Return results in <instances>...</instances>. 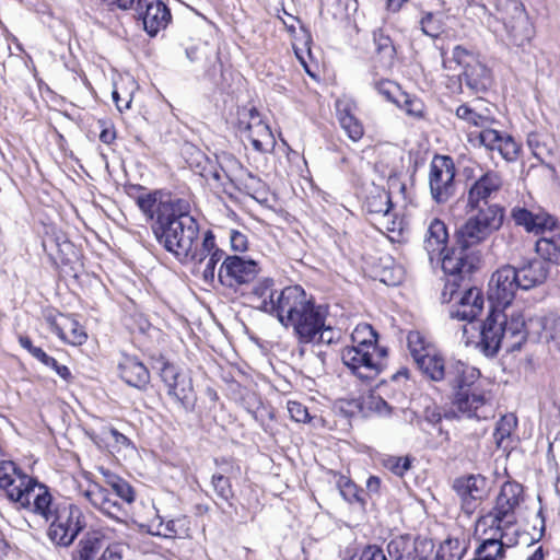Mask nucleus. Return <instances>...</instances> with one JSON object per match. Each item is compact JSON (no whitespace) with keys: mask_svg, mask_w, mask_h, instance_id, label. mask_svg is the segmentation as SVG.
I'll list each match as a JSON object with an SVG mask.
<instances>
[{"mask_svg":"<svg viewBox=\"0 0 560 560\" xmlns=\"http://www.w3.org/2000/svg\"><path fill=\"white\" fill-rule=\"evenodd\" d=\"M189 212V202L178 199L174 209L162 206L160 218L153 224L158 242L180 262L201 259L200 254L194 252L197 248L199 225Z\"/></svg>","mask_w":560,"mask_h":560,"instance_id":"f257e3e1","label":"nucleus"},{"mask_svg":"<svg viewBox=\"0 0 560 560\" xmlns=\"http://www.w3.org/2000/svg\"><path fill=\"white\" fill-rule=\"evenodd\" d=\"M523 487L517 482L506 481L502 485L493 506L482 514L476 523V533L492 532L504 537L508 545L525 544L527 546L541 539L545 533L544 520L536 538H528L517 526L516 511L523 501Z\"/></svg>","mask_w":560,"mask_h":560,"instance_id":"f03ea898","label":"nucleus"},{"mask_svg":"<svg viewBox=\"0 0 560 560\" xmlns=\"http://www.w3.org/2000/svg\"><path fill=\"white\" fill-rule=\"evenodd\" d=\"M527 339L525 318L521 312L492 311L483 322L476 347L487 357H493L501 348L506 352L520 350Z\"/></svg>","mask_w":560,"mask_h":560,"instance_id":"7ed1b4c3","label":"nucleus"},{"mask_svg":"<svg viewBox=\"0 0 560 560\" xmlns=\"http://www.w3.org/2000/svg\"><path fill=\"white\" fill-rule=\"evenodd\" d=\"M278 322L285 328H291L299 345L314 341L316 331L323 327V318L327 310L315 303L301 285H295L293 293L285 296Z\"/></svg>","mask_w":560,"mask_h":560,"instance_id":"20e7f679","label":"nucleus"},{"mask_svg":"<svg viewBox=\"0 0 560 560\" xmlns=\"http://www.w3.org/2000/svg\"><path fill=\"white\" fill-rule=\"evenodd\" d=\"M480 372L467 364L452 370L453 405L467 418L488 419L493 413L490 392L481 385Z\"/></svg>","mask_w":560,"mask_h":560,"instance_id":"39448f33","label":"nucleus"},{"mask_svg":"<svg viewBox=\"0 0 560 560\" xmlns=\"http://www.w3.org/2000/svg\"><path fill=\"white\" fill-rule=\"evenodd\" d=\"M0 489L11 502L32 513L44 514L49 502L48 487L23 472L11 460L0 462Z\"/></svg>","mask_w":560,"mask_h":560,"instance_id":"423d86ee","label":"nucleus"},{"mask_svg":"<svg viewBox=\"0 0 560 560\" xmlns=\"http://www.w3.org/2000/svg\"><path fill=\"white\" fill-rule=\"evenodd\" d=\"M480 250L470 249L456 244L443 256L442 269L445 273V284L442 301L451 302L462 287L468 284L470 275L480 262Z\"/></svg>","mask_w":560,"mask_h":560,"instance_id":"0eeeda50","label":"nucleus"},{"mask_svg":"<svg viewBox=\"0 0 560 560\" xmlns=\"http://www.w3.org/2000/svg\"><path fill=\"white\" fill-rule=\"evenodd\" d=\"M49 502L45 513H34L46 523L50 522L48 536L58 546H70L79 533L85 527V518L82 511L74 504H55L52 495L48 491Z\"/></svg>","mask_w":560,"mask_h":560,"instance_id":"6e6552de","label":"nucleus"},{"mask_svg":"<svg viewBox=\"0 0 560 560\" xmlns=\"http://www.w3.org/2000/svg\"><path fill=\"white\" fill-rule=\"evenodd\" d=\"M455 232L456 244L470 249L486 242L503 224L504 209L501 206H489L475 210Z\"/></svg>","mask_w":560,"mask_h":560,"instance_id":"1a4fd4ad","label":"nucleus"},{"mask_svg":"<svg viewBox=\"0 0 560 560\" xmlns=\"http://www.w3.org/2000/svg\"><path fill=\"white\" fill-rule=\"evenodd\" d=\"M451 61L463 69L459 74L460 82H464L471 92L483 93L491 86V71L474 51L457 45L452 51Z\"/></svg>","mask_w":560,"mask_h":560,"instance_id":"9d476101","label":"nucleus"},{"mask_svg":"<svg viewBox=\"0 0 560 560\" xmlns=\"http://www.w3.org/2000/svg\"><path fill=\"white\" fill-rule=\"evenodd\" d=\"M386 355V349L345 347L341 351V361L358 378L371 381L383 371Z\"/></svg>","mask_w":560,"mask_h":560,"instance_id":"9b49d317","label":"nucleus"},{"mask_svg":"<svg viewBox=\"0 0 560 560\" xmlns=\"http://www.w3.org/2000/svg\"><path fill=\"white\" fill-rule=\"evenodd\" d=\"M456 167L448 155L435 154L429 166V188L436 203L447 202L456 192Z\"/></svg>","mask_w":560,"mask_h":560,"instance_id":"f8f14e48","label":"nucleus"},{"mask_svg":"<svg viewBox=\"0 0 560 560\" xmlns=\"http://www.w3.org/2000/svg\"><path fill=\"white\" fill-rule=\"evenodd\" d=\"M503 186L501 174L493 170H487L476 177L468 186L466 194V209L474 211L489 206H499L492 203Z\"/></svg>","mask_w":560,"mask_h":560,"instance_id":"ddd939ff","label":"nucleus"},{"mask_svg":"<svg viewBox=\"0 0 560 560\" xmlns=\"http://www.w3.org/2000/svg\"><path fill=\"white\" fill-rule=\"evenodd\" d=\"M295 285H289L281 290L275 288V282L270 278H265L256 282L250 291L252 301L256 307L276 318L281 312L282 304L287 295H291Z\"/></svg>","mask_w":560,"mask_h":560,"instance_id":"4468645a","label":"nucleus"},{"mask_svg":"<svg viewBox=\"0 0 560 560\" xmlns=\"http://www.w3.org/2000/svg\"><path fill=\"white\" fill-rule=\"evenodd\" d=\"M259 271L258 264L253 259L226 256L219 268L218 278L223 285L234 288L252 282Z\"/></svg>","mask_w":560,"mask_h":560,"instance_id":"2eb2a0df","label":"nucleus"},{"mask_svg":"<svg viewBox=\"0 0 560 560\" xmlns=\"http://www.w3.org/2000/svg\"><path fill=\"white\" fill-rule=\"evenodd\" d=\"M521 289L517 281L516 268L505 265L492 273L489 281V299L498 306H509L516 291Z\"/></svg>","mask_w":560,"mask_h":560,"instance_id":"dca6fc26","label":"nucleus"},{"mask_svg":"<svg viewBox=\"0 0 560 560\" xmlns=\"http://www.w3.org/2000/svg\"><path fill=\"white\" fill-rule=\"evenodd\" d=\"M433 547L432 540L427 538L399 536L389 541L387 551L393 560H424Z\"/></svg>","mask_w":560,"mask_h":560,"instance_id":"f3484780","label":"nucleus"},{"mask_svg":"<svg viewBox=\"0 0 560 560\" xmlns=\"http://www.w3.org/2000/svg\"><path fill=\"white\" fill-rule=\"evenodd\" d=\"M498 19L514 37L527 36L528 18L521 0H493Z\"/></svg>","mask_w":560,"mask_h":560,"instance_id":"a211bd4d","label":"nucleus"},{"mask_svg":"<svg viewBox=\"0 0 560 560\" xmlns=\"http://www.w3.org/2000/svg\"><path fill=\"white\" fill-rule=\"evenodd\" d=\"M453 489L462 500L466 513L472 512L476 503L487 497L488 480L481 475H469L455 479Z\"/></svg>","mask_w":560,"mask_h":560,"instance_id":"6ab92c4d","label":"nucleus"},{"mask_svg":"<svg viewBox=\"0 0 560 560\" xmlns=\"http://www.w3.org/2000/svg\"><path fill=\"white\" fill-rule=\"evenodd\" d=\"M83 495L94 508L110 518L121 521L127 516L125 504L108 488L93 483L83 492Z\"/></svg>","mask_w":560,"mask_h":560,"instance_id":"aec40b11","label":"nucleus"},{"mask_svg":"<svg viewBox=\"0 0 560 560\" xmlns=\"http://www.w3.org/2000/svg\"><path fill=\"white\" fill-rule=\"evenodd\" d=\"M135 18L142 23L144 32L150 37H155L172 21L170 9L161 0H150Z\"/></svg>","mask_w":560,"mask_h":560,"instance_id":"412c9836","label":"nucleus"},{"mask_svg":"<svg viewBox=\"0 0 560 560\" xmlns=\"http://www.w3.org/2000/svg\"><path fill=\"white\" fill-rule=\"evenodd\" d=\"M416 364L422 374L429 380L433 382L446 381L451 386L452 370H454L457 364L464 363L458 361L446 365L443 355L436 349H433L425 355L418 359Z\"/></svg>","mask_w":560,"mask_h":560,"instance_id":"4be33fe9","label":"nucleus"},{"mask_svg":"<svg viewBox=\"0 0 560 560\" xmlns=\"http://www.w3.org/2000/svg\"><path fill=\"white\" fill-rule=\"evenodd\" d=\"M464 288V293L459 301L451 311V317L465 322H472L483 310V295L480 289L476 287Z\"/></svg>","mask_w":560,"mask_h":560,"instance_id":"5701e85b","label":"nucleus"},{"mask_svg":"<svg viewBox=\"0 0 560 560\" xmlns=\"http://www.w3.org/2000/svg\"><path fill=\"white\" fill-rule=\"evenodd\" d=\"M196 254H200V260H189L188 262H195L205 265L202 276L206 281H213L215 278L217 265L225 258V252L218 248L215 244L214 235L211 231L205 234L200 248L194 250Z\"/></svg>","mask_w":560,"mask_h":560,"instance_id":"b1692460","label":"nucleus"},{"mask_svg":"<svg viewBox=\"0 0 560 560\" xmlns=\"http://www.w3.org/2000/svg\"><path fill=\"white\" fill-rule=\"evenodd\" d=\"M161 377L168 388V395L174 397L183 406L189 401L192 385L190 380L182 374L173 364H164L161 370Z\"/></svg>","mask_w":560,"mask_h":560,"instance_id":"393cba45","label":"nucleus"},{"mask_svg":"<svg viewBox=\"0 0 560 560\" xmlns=\"http://www.w3.org/2000/svg\"><path fill=\"white\" fill-rule=\"evenodd\" d=\"M512 218L517 225H522L535 234L551 232L557 225V221L551 215L545 212L533 213L525 208H514Z\"/></svg>","mask_w":560,"mask_h":560,"instance_id":"a878e982","label":"nucleus"},{"mask_svg":"<svg viewBox=\"0 0 560 560\" xmlns=\"http://www.w3.org/2000/svg\"><path fill=\"white\" fill-rule=\"evenodd\" d=\"M108 546H113V544H110L109 538L103 532H88L73 551L72 560H94Z\"/></svg>","mask_w":560,"mask_h":560,"instance_id":"bb28decb","label":"nucleus"},{"mask_svg":"<svg viewBox=\"0 0 560 560\" xmlns=\"http://www.w3.org/2000/svg\"><path fill=\"white\" fill-rule=\"evenodd\" d=\"M517 281L521 290H529L542 284L549 273L547 264L539 259H533L516 268Z\"/></svg>","mask_w":560,"mask_h":560,"instance_id":"cd10ccee","label":"nucleus"},{"mask_svg":"<svg viewBox=\"0 0 560 560\" xmlns=\"http://www.w3.org/2000/svg\"><path fill=\"white\" fill-rule=\"evenodd\" d=\"M120 377L130 386L144 388L150 381L147 366L135 357H124L118 364Z\"/></svg>","mask_w":560,"mask_h":560,"instance_id":"c85d7f7f","label":"nucleus"},{"mask_svg":"<svg viewBox=\"0 0 560 560\" xmlns=\"http://www.w3.org/2000/svg\"><path fill=\"white\" fill-rule=\"evenodd\" d=\"M448 233L445 223L440 219H432L423 240V247L430 260H433L434 256L442 254L446 247Z\"/></svg>","mask_w":560,"mask_h":560,"instance_id":"c756f323","label":"nucleus"},{"mask_svg":"<svg viewBox=\"0 0 560 560\" xmlns=\"http://www.w3.org/2000/svg\"><path fill=\"white\" fill-rule=\"evenodd\" d=\"M336 109L338 120L347 136L354 142L359 141L364 133L363 126L351 113V106L347 102L337 101Z\"/></svg>","mask_w":560,"mask_h":560,"instance_id":"7c9ffc66","label":"nucleus"},{"mask_svg":"<svg viewBox=\"0 0 560 560\" xmlns=\"http://www.w3.org/2000/svg\"><path fill=\"white\" fill-rule=\"evenodd\" d=\"M177 201L178 199L162 200L160 191L142 194L137 197V205L140 210L148 219L153 220L155 218V221L160 218L162 206H167L174 209L177 207Z\"/></svg>","mask_w":560,"mask_h":560,"instance_id":"2f4dec72","label":"nucleus"},{"mask_svg":"<svg viewBox=\"0 0 560 560\" xmlns=\"http://www.w3.org/2000/svg\"><path fill=\"white\" fill-rule=\"evenodd\" d=\"M536 253L546 261L560 264V234L546 232L536 241Z\"/></svg>","mask_w":560,"mask_h":560,"instance_id":"473e14b6","label":"nucleus"},{"mask_svg":"<svg viewBox=\"0 0 560 560\" xmlns=\"http://www.w3.org/2000/svg\"><path fill=\"white\" fill-rule=\"evenodd\" d=\"M93 441L98 447H106L110 453L119 452L129 446V439L114 428L104 427L93 435Z\"/></svg>","mask_w":560,"mask_h":560,"instance_id":"72a5a7b5","label":"nucleus"},{"mask_svg":"<svg viewBox=\"0 0 560 560\" xmlns=\"http://www.w3.org/2000/svg\"><path fill=\"white\" fill-rule=\"evenodd\" d=\"M103 474L108 489L120 502L131 504L135 501V491L126 480L108 470Z\"/></svg>","mask_w":560,"mask_h":560,"instance_id":"f704fd0d","label":"nucleus"},{"mask_svg":"<svg viewBox=\"0 0 560 560\" xmlns=\"http://www.w3.org/2000/svg\"><path fill=\"white\" fill-rule=\"evenodd\" d=\"M377 332L374 328L366 323H361L355 326L351 334L350 347H362L368 349H383L377 345Z\"/></svg>","mask_w":560,"mask_h":560,"instance_id":"c9c22d12","label":"nucleus"},{"mask_svg":"<svg viewBox=\"0 0 560 560\" xmlns=\"http://www.w3.org/2000/svg\"><path fill=\"white\" fill-rule=\"evenodd\" d=\"M190 521L187 516L180 515L174 518L164 520V529L153 532L156 536L163 538H185L189 535Z\"/></svg>","mask_w":560,"mask_h":560,"instance_id":"e433bc0d","label":"nucleus"},{"mask_svg":"<svg viewBox=\"0 0 560 560\" xmlns=\"http://www.w3.org/2000/svg\"><path fill=\"white\" fill-rule=\"evenodd\" d=\"M60 318L63 319V327L58 328V337L72 346L84 343L88 336L79 323L63 315Z\"/></svg>","mask_w":560,"mask_h":560,"instance_id":"4c0bfd02","label":"nucleus"},{"mask_svg":"<svg viewBox=\"0 0 560 560\" xmlns=\"http://www.w3.org/2000/svg\"><path fill=\"white\" fill-rule=\"evenodd\" d=\"M366 209L370 213L381 214L388 220L392 217L393 202L390 194L385 189H378L366 199Z\"/></svg>","mask_w":560,"mask_h":560,"instance_id":"58836bf2","label":"nucleus"},{"mask_svg":"<svg viewBox=\"0 0 560 560\" xmlns=\"http://www.w3.org/2000/svg\"><path fill=\"white\" fill-rule=\"evenodd\" d=\"M455 115L458 119L476 127H487L492 122L489 114L478 112L469 104H462L456 108Z\"/></svg>","mask_w":560,"mask_h":560,"instance_id":"ea45409f","label":"nucleus"},{"mask_svg":"<svg viewBox=\"0 0 560 560\" xmlns=\"http://www.w3.org/2000/svg\"><path fill=\"white\" fill-rule=\"evenodd\" d=\"M244 137L250 141L253 148L257 152H265L267 151L268 147L273 144L272 132L266 122L261 125H255V129L244 135Z\"/></svg>","mask_w":560,"mask_h":560,"instance_id":"a19ab883","label":"nucleus"},{"mask_svg":"<svg viewBox=\"0 0 560 560\" xmlns=\"http://www.w3.org/2000/svg\"><path fill=\"white\" fill-rule=\"evenodd\" d=\"M516 425L517 419L513 413H508L500 418L493 433V438L498 447H508V445H504V443L509 441L513 431L516 429Z\"/></svg>","mask_w":560,"mask_h":560,"instance_id":"79ce46f5","label":"nucleus"},{"mask_svg":"<svg viewBox=\"0 0 560 560\" xmlns=\"http://www.w3.org/2000/svg\"><path fill=\"white\" fill-rule=\"evenodd\" d=\"M465 553L463 541L457 538H447L436 551V560H462Z\"/></svg>","mask_w":560,"mask_h":560,"instance_id":"37998d69","label":"nucleus"},{"mask_svg":"<svg viewBox=\"0 0 560 560\" xmlns=\"http://www.w3.org/2000/svg\"><path fill=\"white\" fill-rule=\"evenodd\" d=\"M196 162L195 172L206 179H214L218 183L222 182V177L224 172L221 168H218L215 164H213L207 156H205L201 152H198L194 159Z\"/></svg>","mask_w":560,"mask_h":560,"instance_id":"c03bdc74","label":"nucleus"},{"mask_svg":"<svg viewBox=\"0 0 560 560\" xmlns=\"http://www.w3.org/2000/svg\"><path fill=\"white\" fill-rule=\"evenodd\" d=\"M261 124H264V121L255 107H243L237 112V128L242 135L248 133L255 129V125Z\"/></svg>","mask_w":560,"mask_h":560,"instance_id":"a18cd8bd","label":"nucleus"},{"mask_svg":"<svg viewBox=\"0 0 560 560\" xmlns=\"http://www.w3.org/2000/svg\"><path fill=\"white\" fill-rule=\"evenodd\" d=\"M373 40L376 47V52L390 63L396 56V48L392 38L380 28L373 33Z\"/></svg>","mask_w":560,"mask_h":560,"instance_id":"49530a36","label":"nucleus"},{"mask_svg":"<svg viewBox=\"0 0 560 560\" xmlns=\"http://www.w3.org/2000/svg\"><path fill=\"white\" fill-rule=\"evenodd\" d=\"M407 341L415 362L435 349L433 345L425 341L424 337L419 331H410L407 336Z\"/></svg>","mask_w":560,"mask_h":560,"instance_id":"de8ad7c7","label":"nucleus"},{"mask_svg":"<svg viewBox=\"0 0 560 560\" xmlns=\"http://www.w3.org/2000/svg\"><path fill=\"white\" fill-rule=\"evenodd\" d=\"M399 102H396V105L401 108L407 115L421 118L424 113V104L423 102L416 97L411 96L407 93L401 92L399 95Z\"/></svg>","mask_w":560,"mask_h":560,"instance_id":"09e8293b","label":"nucleus"},{"mask_svg":"<svg viewBox=\"0 0 560 560\" xmlns=\"http://www.w3.org/2000/svg\"><path fill=\"white\" fill-rule=\"evenodd\" d=\"M340 338V331L329 324H326V317L323 318V327H319L318 331H316V336L314 341L311 343L314 345H331L338 341Z\"/></svg>","mask_w":560,"mask_h":560,"instance_id":"8fccbe9b","label":"nucleus"},{"mask_svg":"<svg viewBox=\"0 0 560 560\" xmlns=\"http://www.w3.org/2000/svg\"><path fill=\"white\" fill-rule=\"evenodd\" d=\"M384 467L396 476L402 477L411 467L409 456H388L384 459Z\"/></svg>","mask_w":560,"mask_h":560,"instance_id":"3c124183","label":"nucleus"},{"mask_svg":"<svg viewBox=\"0 0 560 560\" xmlns=\"http://www.w3.org/2000/svg\"><path fill=\"white\" fill-rule=\"evenodd\" d=\"M341 497L349 503L363 502L357 486L347 477L341 476L337 481Z\"/></svg>","mask_w":560,"mask_h":560,"instance_id":"603ef678","label":"nucleus"},{"mask_svg":"<svg viewBox=\"0 0 560 560\" xmlns=\"http://www.w3.org/2000/svg\"><path fill=\"white\" fill-rule=\"evenodd\" d=\"M211 483L215 493L225 502H230L233 498V490L230 479L221 474H214Z\"/></svg>","mask_w":560,"mask_h":560,"instance_id":"864d4df0","label":"nucleus"},{"mask_svg":"<svg viewBox=\"0 0 560 560\" xmlns=\"http://www.w3.org/2000/svg\"><path fill=\"white\" fill-rule=\"evenodd\" d=\"M375 89L386 101L392 102L394 104H396V102H399L398 97L401 93V90L399 85H397L393 81L382 80L375 82Z\"/></svg>","mask_w":560,"mask_h":560,"instance_id":"5fc2aeb1","label":"nucleus"},{"mask_svg":"<svg viewBox=\"0 0 560 560\" xmlns=\"http://www.w3.org/2000/svg\"><path fill=\"white\" fill-rule=\"evenodd\" d=\"M497 151L506 161H515L518 156L520 145L511 136H502Z\"/></svg>","mask_w":560,"mask_h":560,"instance_id":"6e6d98bb","label":"nucleus"},{"mask_svg":"<svg viewBox=\"0 0 560 560\" xmlns=\"http://www.w3.org/2000/svg\"><path fill=\"white\" fill-rule=\"evenodd\" d=\"M502 136L498 130L487 126L479 132L478 140L486 149L493 151L498 149Z\"/></svg>","mask_w":560,"mask_h":560,"instance_id":"4d7b16f0","label":"nucleus"},{"mask_svg":"<svg viewBox=\"0 0 560 560\" xmlns=\"http://www.w3.org/2000/svg\"><path fill=\"white\" fill-rule=\"evenodd\" d=\"M527 144L530 148L533 155L540 161H542L546 155L551 154V150L540 141V137L537 133H530L528 136Z\"/></svg>","mask_w":560,"mask_h":560,"instance_id":"13d9d810","label":"nucleus"},{"mask_svg":"<svg viewBox=\"0 0 560 560\" xmlns=\"http://www.w3.org/2000/svg\"><path fill=\"white\" fill-rule=\"evenodd\" d=\"M288 411L295 422L305 423L310 420L307 408L299 401H288Z\"/></svg>","mask_w":560,"mask_h":560,"instance_id":"bf43d9fd","label":"nucleus"},{"mask_svg":"<svg viewBox=\"0 0 560 560\" xmlns=\"http://www.w3.org/2000/svg\"><path fill=\"white\" fill-rule=\"evenodd\" d=\"M421 30L425 35H429L431 37H436L440 32V26L438 25L434 15L432 13H427L421 19Z\"/></svg>","mask_w":560,"mask_h":560,"instance_id":"052dcab7","label":"nucleus"},{"mask_svg":"<svg viewBox=\"0 0 560 560\" xmlns=\"http://www.w3.org/2000/svg\"><path fill=\"white\" fill-rule=\"evenodd\" d=\"M208 52V44L207 43H200L198 45L189 46L186 48V56L191 61H199L202 58L207 57Z\"/></svg>","mask_w":560,"mask_h":560,"instance_id":"680f3d73","label":"nucleus"},{"mask_svg":"<svg viewBox=\"0 0 560 560\" xmlns=\"http://www.w3.org/2000/svg\"><path fill=\"white\" fill-rule=\"evenodd\" d=\"M231 248L235 252H244L247 249V237L245 234L232 230L230 231Z\"/></svg>","mask_w":560,"mask_h":560,"instance_id":"e2e57ef3","label":"nucleus"},{"mask_svg":"<svg viewBox=\"0 0 560 560\" xmlns=\"http://www.w3.org/2000/svg\"><path fill=\"white\" fill-rule=\"evenodd\" d=\"M150 0H116V2L113 5H116L117 8L121 10H130L133 11V14L136 15L139 11L143 9V7L149 2Z\"/></svg>","mask_w":560,"mask_h":560,"instance_id":"0e129e2a","label":"nucleus"},{"mask_svg":"<svg viewBox=\"0 0 560 560\" xmlns=\"http://www.w3.org/2000/svg\"><path fill=\"white\" fill-rule=\"evenodd\" d=\"M124 548L119 544H113V546H108L101 555L98 560H125L124 559Z\"/></svg>","mask_w":560,"mask_h":560,"instance_id":"69168bd1","label":"nucleus"},{"mask_svg":"<svg viewBox=\"0 0 560 560\" xmlns=\"http://www.w3.org/2000/svg\"><path fill=\"white\" fill-rule=\"evenodd\" d=\"M43 364L55 370L56 373L65 381H68L71 377L70 370L66 365H60L52 357H49L48 354L47 360H44Z\"/></svg>","mask_w":560,"mask_h":560,"instance_id":"338daca9","label":"nucleus"},{"mask_svg":"<svg viewBox=\"0 0 560 560\" xmlns=\"http://www.w3.org/2000/svg\"><path fill=\"white\" fill-rule=\"evenodd\" d=\"M359 560H387L384 551L376 546H368L361 552Z\"/></svg>","mask_w":560,"mask_h":560,"instance_id":"774afa93","label":"nucleus"}]
</instances>
